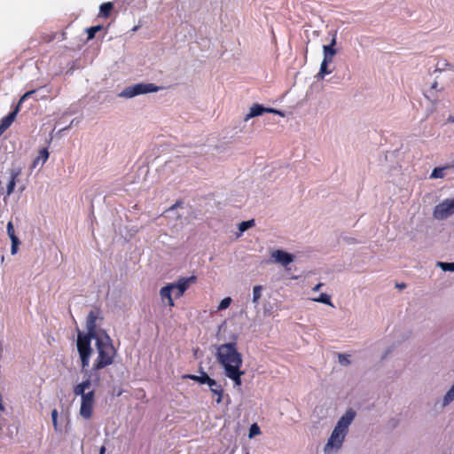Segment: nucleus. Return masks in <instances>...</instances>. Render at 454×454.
I'll return each instance as SVG.
<instances>
[{"mask_svg":"<svg viewBox=\"0 0 454 454\" xmlns=\"http://www.w3.org/2000/svg\"><path fill=\"white\" fill-rule=\"evenodd\" d=\"M215 357L223 368L225 376L233 381L234 387H240L241 377L245 372L241 370L243 358L238 351L237 343L230 342L219 345Z\"/></svg>","mask_w":454,"mask_h":454,"instance_id":"nucleus-1","label":"nucleus"},{"mask_svg":"<svg viewBox=\"0 0 454 454\" xmlns=\"http://www.w3.org/2000/svg\"><path fill=\"white\" fill-rule=\"evenodd\" d=\"M96 350L98 356L93 363L91 371L97 372L111 365L116 356V349L114 348L111 338L104 333L97 337Z\"/></svg>","mask_w":454,"mask_h":454,"instance_id":"nucleus-2","label":"nucleus"},{"mask_svg":"<svg viewBox=\"0 0 454 454\" xmlns=\"http://www.w3.org/2000/svg\"><path fill=\"white\" fill-rule=\"evenodd\" d=\"M355 415V412L350 410L340 419L324 447L325 454H332L341 448L348 426L353 421Z\"/></svg>","mask_w":454,"mask_h":454,"instance_id":"nucleus-3","label":"nucleus"},{"mask_svg":"<svg viewBox=\"0 0 454 454\" xmlns=\"http://www.w3.org/2000/svg\"><path fill=\"white\" fill-rule=\"evenodd\" d=\"M99 336L100 335H94L90 333H78L77 350L81 358V365L82 370H86L90 364V359L92 353V348L90 346L91 340H95L97 341V337Z\"/></svg>","mask_w":454,"mask_h":454,"instance_id":"nucleus-4","label":"nucleus"},{"mask_svg":"<svg viewBox=\"0 0 454 454\" xmlns=\"http://www.w3.org/2000/svg\"><path fill=\"white\" fill-rule=\"evenodd\" d=\"M159 90L160 88L153 83H137L125 88L120 96L129 98L141 94L157 92Z\"/></svg>","mask_w":454,"mask_h":454,"instance_id":"nucleus-5","label":"nucleus"},{"mask_svg":"<svg viewBox=\"0 0 454 454\" xmlns=\"http://www.w3.org/2000/svg\"><path fill=\"white\" fill-rule=\"evenodd\" d=\"M454 214V198L445 200L438 204L434 209V217L438 220H444Z\"/></svg>","mask_w":454,"mask_h":454,"instance_id":"nucleus-6","label":"nucleus"},{"mask_svg":"<svg viewBox=\"0 0 454 454\" xmlns=\"http://www.w3.org/2000/svg\"><path fill=\"white\" fill-rule=\"evenodd\" d=\"M196 277L191 276L189 278H181L176 283H172L173 294L175 298H180L184 295V292L190 287V286L196 282Z\"/></svg>","mask_w":454,"mask_h":454,"instance_id":"nucleus-7","label":"nucleus"},{"mask_svg":"<svg viewBox=\"0 0 454 454\" xmlns=\"http://www.w3.org/2000/svg\"><path fill=\"white\" fill-rule=\"evenodd\" d=\"M263 113L275 114L281 117L285 116V114L282 111L274 108H267L259 104H254L251 106L249 114L245 117V121H248L250 118L259 116Z\"/></svg>","mask_w":454,"mask_h":454,"instance_id":"nucleus-8","label":"nucleus"},{"mask_svg":"<svg viewBox=\"0 0 454 454\" xmlns=\"http://www.w3.org/2000/svg\"><path fill=\"white\" fill-rule=\"evenodd\" d=\"M271 261L286 267L294 261V255L283 250L277 249L271 253Z\"/></svg>","mask_w":454,"mask_h":454,"instance_id":"nucleus-9","label":"nucleus"},{"mask_svg":"<svg viewBox=\"0 0 454 454\" xmlns=\"http://www.w3.org/2000/svg\"><path fill=\"white\" fill-rule=\"evenodd\" d=\"M22 168L20 167L10 169V179L6 186V196L9 197L13 193L18 178L21 175Z\"/></svg>","mask_w":454,"mask_h":454,"instance_id":"nucleus-10","label":"nucleus"},{"mask_svg":"<svg viewBox=\"0 0 454 454\" xmlns=\"http://www.w3.org/2000/svg\"><path fill=\"white\" fill-rule=\"evenodd\" d=\"M20 112L19 106H16L15 108L8 114L5 117H4L0 121V137L4 134V132L10 128V126L14 121L18 113Z\"/></svg>","mask_w":454,"mask_h":454,"instance_id":"nucleus-11","label":"nucleus"},{"mask_svg":"<svg viewBox=\"0 0 454 454\" xmlns=\"http://www.w3.org/2000/svg\"><path fill=\"white\" fill-rule=\"evenodd\" d=\"M98 313L91 310L86 319V328H87V333L94 334V335H103V333H97V319H98Z\"/></svg>","mask_w":454,"mask_h":454,"instance_id":"nucleus-12","label":"nucleus"},{"mask_svg":"<svg viewBox=\"0 0 454 454\" xmlns=\"http://www.w3.org/2000/svg\"><path fill=\"white\" fill-rule=\"evenodd\" d=\"M7 234L12 241L11 253L12 254H16L18 252V247L20 244L19 238L15 234L14 227L12 222L7 223Z\"/></svg>","mask_w":454,"mask_h":454,"instance_id":"nucleus-13","label":"nucleus"},{"mask_svg":"<svg viewBox=\"0 0 454 454\" xmlns=\"http://www.w3.org/2000/svg\"><path fill=\"white\" fill-rule=\"evenodd\" d=\"M336 44V36L334 35L329 45L324 46V59L333 61V56L336 54L334 46Z\"/></svg>","mask_w":454,"mask_h":454,"instance_id":"nucleus-14","label":"nucleus"},{"mask_svg":"<svg viewBox=\"0 0 454 454\" xmlns=\"http://www.w3.org/2000/svg\"><path fill=\"white\" fill-rule=\"evenodd\" d=\"M49 158V152L46 148H43L39 151V153L35 159L32 161L31 169L35 168L40 163L43 165Z\"/></svg>","mask_w":454,"mask_h":454,"instance_id":"nucleus-15","label":"nucleus"},{"mask_svg":"<svg viewBox=\"0 0 454 454\" xmlns=\"http://www.w3.org/2000/svg\"><path fill=\"white\" fill-rule=\"evenodd\" d=\"M90 385H91V382L89 379L77 384L73 389L74 395L75 396L80 395L82 398L87 393L86 390L90 387Z\"/></svg>","mask_w":454,"mask_h":454,"instance_id":"nucleus-16","label":"nucleus"},{"mask_svg":"<svg viewBox=\"0 0 454 454\" xmlns=\"http://www.w3.org/2000/svg\"><path fill=\"white\" fill-rule=\"evenodd\" d=\"M172 292H173V286H170V284L163 286L160 291V294L162 301L167 299L168 304L169 307H174V305H175L174 301L171 296Z\"/></svg>","mask_w":454,"mask_h":454,"instance_id":"nucleus-17","label":"nucleus"},{"mask_svg":"<svg viewBox=\"0 0 454 454\" xmlns=\"http://www.w3.org/2000/svg\"><path fill=\"white\" fill-rule=\"evenodd\" d=\"M93 409L94 403L81 402L80 415L85 419H90L93 415Z\"/></svg>","mask_w":454,"mask_h":454,"instance_id":"nucleus-18","label":"nucleus"},{"mask_svg":"<svg viewBox=\"0 0 454 454\" xmlns=\"http://www.w3.org/2000/svg\"><path fill=\"white\" fill-rule=\"evenodd\" d=\"M186 378L190 379V380H192L196 382H199L200 384H207L210 380V377L207 375V372H201V374L200 375H192V374H190V375H187Z\"/></svg>","mask_w":454,"mask_h":454,"instance_id":"nucleus-19","label":"nucleus"},{"mask_svg":"<svg viewBox=\"0 0 454 454\" xmlns=\"http://www.w3.org/2000/svg\"><path fill=\"white\" fill-rule=\"evenodd\" d=\"M114 9V4L111 2L104 3L100 5L99 16L108 18Z\"/></svg>","mask_w":454,"mask_h":454,"instance_id":"nucleus-20","label":"nucleus"},{"mask_svg":"<svg viewBox=\"0 0 454 454\" xmlns=\"http://www.w3.org/2000/svg\"><path fill=\"white\" fill-rule=\"evenodd\" d=\"M331 62L332 61L323 59L321 66H320V70L317 74V77L323 78L325 74H329L332 73V70L328 69V64Z\"/></svg>","mask_w":454,"mask_h":454,"instance_id":"nucleus-21","label":"nucleus"},{"mask_svg":"<svg viewBox=\"0 0 454 454\" xmlns=\"http://www.w3.org/2000/svg\"><path fill=\"white\" fill-rule=\"evenodd\" d=\"M103 29V26L98 25L90 27L87 29L88 40H92L96 34Z\"/></svg>","mask_w":454,"mask_h":454,"instance_id":"nucleus-22","label":"nucleus"},{"mask_svg":"<svg viewBox=\"0 0 454 454\" xmlns=\"http://www.w3.org/2000/svg\"><path fill=\"white\" fill-rule=\"evenodd\" d=\"M448 167L442 168H435L431 173V178H442L444 176V170L447 169Z\"/></svg>","mask_w":454,"mask_h":454,"instance_id":"nucleus-23","label":"nucleus"},{"mask_svg":"<svg viewBox=\"0 0 454 454\" xmlns=\"http://www.w3.org/2000/svg\"><path fill=\"white\" fill-rule=\"evenodd\" d=\"M82 403H95V391L90 390L88 391L82 398Z\"/></svg>","mask_w":454,"mask_h":454,"instance_id":"nucleus-24","label":"nucleus"},{"mask_svg":"<svg viewBox=\"0 0 454 454\" xmlns=\"http://www.w3.org/2000/svg\"><path fill=\"white\" fill-rule=\"evenodd\" d=\"M262 286H254L253 288V301L256 304L258 303V301L262 296Z\"/></svg>","mask_w":454,"mask_h":454,"instance_id":"nucleus-25","label":"nucleus"},{"mask_svg":"<svg viewBox=\"0 0 454 454\" xmlns=\"http://www.w3.org/2000/svg\"><path fill=\"white\" fill-rule=\"evenodd\" d=\"M254 225V220L252 219V220H248V221H244V222H241L239 225V230L241 231V232H244L246 231L247 230H248L249 228L253 227Z\"/></svg>","mask_w":454,"mask_h":454,"instance_id":"nucleus-26","label":"nucleus"},{"mask_svg":"<svg viewBox=\"0 0 454 454\" xmlns=\"http://www.w3.org/2000/svg\"><path fill=\"white\" fill-rule=\"evenodd\" d=\"M313 301L333 306L331 297L326 294H321L318 298H315Z\"/></svg>","mask_w":454,"mask_h":454,"instance_id":"nucleus-27","label":"nucleus"},{"mask_svg":"<svg viewBox=\"0 0 454 454\" xmlns=\"http://www.w3.org/2000/svg\"><path fill=\"white\" fill-rule=\"evenodd\" d=\"M453 400H454V384L452 385V387L450 388V390L444 395L443 403L448 404L450 402H452Z\"/></svg>","mask_w":454,"mask_h":454,"instance_id":"nucleus-28","label":"nucleus"},{"mask_svg":"<svg viewBox=\"0 0 454 454\" xmlns=\"http://www.w3.org/2000/svg\"><path fill=\"white\" fill-rule=\"evenodd\" d=\"M260 434H261V429H260L259 426L256 423L252 424L249 428V434H248L249 438H253L255 435H258Z\"/></svg>","mask_w":454,"mask_h":454,"instance_id":"nucleus-29","label":"nucleus"},{"mask_svg":"<svg viewBox=\"0 0 454 454\" xmlns=\"http://www.w3.org/2000/svg\"><path fill=\"white\" fill-rule=\"evenodd\" d=\"M438 266L443 270V271H454V262H439Z\"/></svg>","mask_w":454,"mask_h":454,"instance_id":"nucleus-30","label":"nucleus"},{"mask_svg":"<svg viewBox=\"0 0 454 454\" xmlns=\"http://www.w3.org/2000/svg\"><path fill=\"white\" fill-rule=\"evenodd\" d=\"M36 91V90H28L27 91L26 93H24L21 98H20L17 106H19V109H20V106L21 104L27 100V98H29L33 94H35Z\"/></svg>","mask_w":454,"mask_h":454,"instance_id":"nucleus-31","label":"nucleus"},{"mask_svg":"<svg viewBox=\"0 0 454 454\" xmlns=\"http://www.w3.org/2000/svg\"><path fill=\"white\" fill-rule=\"evenodd\" d=\"M214 395H217L216 403H221L223 401V389L222 387H217L215 389L211 391Z\"/></svg>","mask_w":454,"mask_h":454,"instance_id":"nucleus-32","label":"nucleus"},{"mask_svg":"<svg viewBox=\"0 0 454 454\" xmlns=\"http://www.w3.org/2000/svg\"><path fill=\"white\" fill-rule=\"evenodd\" d=\"M58 416H59V412H58L57 409H53L51 411V419H52V425H53L54 430L56 432H58L59 430V425H58Z\"/></svg>","mask_w":454,"mask_h":454,"instance_id":"nucleus-33","label":"nucleus"},{"mask_svg":"<svg viewBox=\"0 0 454 454\" xmlns=\"http://www.w3.org/2000/svg\"><path fill=\"white\" fill-rule=\"evenodd\" d=\"M231 298L226 297L221 301L220 304L218 305V309L223 310V309H227L231 305Z\"/></svg>","mask_w":454,"mask_h":454,"instance_id":"nucleus-34","label":"nucleus"},{"mask_svg":"<svg viewBox=\"0 0 454 454\" xmlns=\"http://www.w3.org/2000/svg\"><path fill=\"white\" fill-rule=\"evenodd\" d=\"M339 362L343 365H348L350 364V360L348 359V356L344 354L339 355Z\"/></svg>","mask_w":454,"mask_h":454,"instance_id":"nucleus-35","label":"nucleus"},{"mask_svg":"<svg viewBox=\"0 0 454 454\" xmlns=\"http://www.w3.org/2000/svg\"><path fill=\"white\" fill-rule=\"evenodd\" d=\"M208 387H210V391H213L217 387H222L220 384L216 382L214 379H210L209 382L207 383Z\"/></svg>","mask_w":454,"mask_h":454,"instance_id":"nucleus-36","label":"nucleus"},{"mask_svg":"<svg viewBox=\"0 0 454 454\" xmlns=\"http://www.w3.org/2000/svg\"><path fill=\"white\" fill-rule=\"evenodd\" d=\"M0 411H4V405L3 403V396L2 395L0 394Z\"/></svg>","mask_w":454,"mask_h":454,"instance_id":"nucleus-37","label":"nucleus"},{"mask_svg":"<svg viewBox=\"0 0 454 454\" xmlns=\"http://www.w3.org/2000/svg\"><path fill=\"white\" fill-rule=\"evenodd\" d=\"M106 446H101L100 449H99V454H105L106 453Z\"/></svg>","mask_w":454,"mask_h":454,"instance_id":"nucleus-38","label":"nucleus"},{"mask_svg":"<svg viewBox=\"0 0 454 454\" xmlns=\"http://www.w3.org/2000/svg\"><path fill=\"white\" fill-rule=\"evenodd\" d=\"M396 287L397 288H400V289H403V288H405L406 287V285L404 283H402V284H396Z\"/></svg>","mask_w":454,"mask_h":454,"instance_id":"nucleus-39","label":"nucleus"},{"mask_svg":"<svg viewBox=\"0 0 454 454\" xmlns=\"http://www.w3.org/2000/svg\"><path fill=\"white\" fill-rule=\"evenodd\" d=\"M323 286L322 283L317 284L315 287H313V291H318L319 288Z\"/></svg>","mask_w":454,"mask_h":454,"instance_id":"nucleus-40","label":"nucleus"},{"mask_svg":"<svg viewBox=\"0 0 454 454\" xmlns=\"http://www.w3.org/2000/svg\"><path fill=\"white\" fill-rule=\"evenodd\" d=\"M448 121H449L450 122H454V116H450V117L448 118Z\"/></svg>","mask_w":454,"mask_h":454,"instance_id":"nucleus-41","label":"nucleus"},{"mask_svg":"<svg viewBox=\"0 0 454 454\" xmlns=\"http://www.w3.org/2000/svg\"><path fill=\"white\" fill-rule=\"evenodd\" d=\"M179 207V204H177V203H176V204H175L174 206H172V207H171V208L173 209V208H175V207Z\"/></svg>","mask_w":454,"mask_h":454,"instance_id":"nucleus-42","label":"nucleus"},{"mask_svg":"<svg viewBox=\"0 0 454 454\" xmlns=\"http://www.w3.org/2000/svg\"><path fill=\"white\" fill-rule=\"evenodd\" d=\"M179 207V204H177V203H176V204H175L174 206H172V207H171V208L173 209V208H175V207Z\"/></svg>","mask_w":454,"mask_h":454,"instance_id":"nucleus-43","label":"nucleus"},{"mask_svg":"<svg viewBox=\"0 0 454 454\" xmlns=\"http://www.w3.org/2000/svg\"><path fill=\"white\" fill-rule=\"evenodd\" d=\"M436 86H437V82H434V83L432 85V88H433V89H434V88H436Z\"/></svg>","mask_w":454,"mask_h":454,"instance_id":"nucleus-44","label":"nucleus"}]
</instances>
